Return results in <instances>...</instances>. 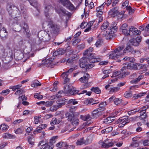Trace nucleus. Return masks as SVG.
Segmentation results:
<instances>
[{
  "instance_id": "bb28decb",
  "label": "nucleus",
  "mask_w": 149,
  "mask_h": 149,
  "mask_svg": "<svg viewBox=\"0 0 149 149\" xmlns=\"http://www.w3.org/2000/svg\"><path fill=\"white\" fill-rule=\"evenodd\" d=\"M66 145V143L63 141H60L56 144V146L57 147L61 148V149L64 148Z\"/></svg>"
},
{
  "instance_id": "4c0bfd02",
  "label": "nucleus",
  "mask_w": 149,
  "mask_h": 149,
  "mask_svg": "<svg viewBox=\"0 0 149 149\" xmlns=\"http://www.w3.org/2000/svg\"><path fill=\"white\" fill-rule=\"evenodd\" d=\"M1 130L3 131H6L7 130L8 128V126L6 124H2L1 125Z\"/></svg>"
},
{
  "instance_id": "2f4dec72",
  "label": "nucleus",
  "mask_w": 149,
  "mask_h": 149,
  "mask_svg": "<svg viewBox=\"0 0 149 149\" xmlns=\"http://www.w3.org/2000/svg\"><path fill=\"white\" fill-rule=\"evenodd\" d=\"M79 65L81 68H84L85 67L86 64L85 63V60L83 58H81L80 60Z\"/></svg>"
},
{
  "instance_id": "1a4fd4ad",
  "label": "nucleus",
  "mask_w": 149,
  "mask_h": 149,
  "mask_svg": "<svg viewBox=\"0 0 149 149\" xmlns=\"http://www.w3.org/2000/svg\"><path fill=\"white\" fill-rule=\"evenodd\" d=\"M99 143L101 146L102 147L105 148L111 147L113 145V142L111 141H109L108 140H105L103 142L100 141Z\"/></svg>"
},
{
  "instance_id": "e433bc0d",
  "label": "nucleus",
  "mask_w": 149,
  "mask_h": 149,
  "mask_svg": "<svg viewBox=\"0 0 149 149\" xmlns=\"http://www.w3.org/2000/svg\"><path fill=\"white\" fill-rule=\"evenodd\" d=\"M64 53L63 51L61 49H59L55 51L53 54L54 55H61Z\"/></svg>"
},
{
  "instance_id": "f704fd0d",
  "label": "nucleus",
  "mask_w": 149,
  "mask_h": 149,
  "mask_svg": "<svg viewBox=\"0 0 149 149\" xmlns=\"http://www.w3.org/2000/svg\"><path fill=\"white\" fill-rule=\"evenodd\" d=\"M100 112L99 110H97V109L94 110L92 113L93 116L95 117L98 116L100 114Z\"/></svg>"
},
{
  "instance_id": "c756f323",
  "label": "nucleus",
  "mask_w": 149,
  "mask_h": 149,
  "mask_svg": "<svg viewBox=\"0 0 149 149\" xmlns=\"http://www.w3.org/2000/svg\"><path fill=\"white\" fill-rule=\"evenodd\" d=\"M129 1H125L122 4V8L123 9L126 8V9H130L129 8L130 6H128Z\"/></svg>"
},
{
  "instance_id": "a19ab883",
  "label": "nucleus",
  "mask_w": 149,
  "mask_h": 149,
  "mask_svg": "<svg viewBox=\"0 0 149 149\" xmlns=\"http://www.w3.org/2000/svg\"><path fill=\"white\" fill-rule=\"evenodd\" d=\"M140 118L141 120H143L145 119L146 117V114L145 111H144L143 112H140Z\"/></svg>"
},
{
  "instance_id": "9d476101",
  "label": "nucleus",
  "mask_w": 149,
  "mask_h": 149,
  "mask_svg": "<svg viewBox=\"0 0 149 149\" xmlns=\"http://www.w3.org/2000/svg\"><path fill=\"white\" fill-rule=\"evenodd\" d=\"M113 33L111 29H108L107 31L105 32L103 34V36L107 39H111L113 36Z\"/></svg>"
},
{
  "instance_id": "aec40b11",
  "label": "nucleus",
  "mask_w": 149,
  "mask_h": 149,
  "mask_svg": "<svg viewBox=\"0 0 149 149\" xmlns=\"http://www.w3.org/2000/svg\"><path fill=\"white\" fill-rule=\"evenodd\" d=\"M106 105L107 103L106 102H102L99 104V107L97 109V110H99L100 111H102L104 110Z\"/></svg>"
},
{
  "instance_id": "f8f14e48",
  "label": "nucleus",
  "mask_w": 149,
  "mask_h": 149,
  "mask_svg": "<svg viewBox=\"0 0 149 149\" xmlns=\"http://www.w3.org/2000/svg\"><path fill=\"white\" fill-rule=\"evenodd\" d=\"M124 12L119 13L117 10H110L109 12V14L111 17H114L118 14L120 15H123Z\"/></svg>"
},
{
  "instance_id": "3c124183",
  "label": "nucleus",
  "mask_w": 149,
  "mask_h": 149,
  "mask_svg": "<svg viewBox=\"0 0 149 149\" xmlns=\"http://www.w3.org/2000/svg\"><path fill=\"white\" fill-rule=\"evenodd\" d=\"M91 83H87L82 85L80 88L81 89H84L86 88H87L91 86Z\"/></svg>"
},
{
  "instance_id": "a18cd8bd",
  "label": "nucleus",
  "mask_w": 149,
  "mask_h": 149,
  "mask_svg": "<svg viewBox=\"0 0 149 149\" xmlns=\"http://www.w3.org/2000/svg\"><path fill=\"white\" fill-rule=\"evenodd\" d=\"M68 103L71 104L75 105L77 104L78 102L74 99H71L69 100Z\"/></svg>"
},
{
  "instance_id": "20e7f679",
  "label": "nucleus",
  "mask_w": 149,
  "mask_h": 149,
  "mask_svg": "<svg viewBox=\"0 0 149 149\" xmlns=\"http://www.w3.org/2000/svg\"><path fill=\"white\" fill-rule=\"evenodd\" d=\"M130 119L128 116H125L121 117L117 120V122L119 123L118 127H122L126 124L130 122Z\"/></svg>"
},
{
  "instance_id": "6e6d98bb",
  "label": "nucleus",
  "mask_w": 149,
  "mask_h": 149,
  "mask_svg": "<svg viewBox=\"0 0 149 149\" xmlns=\"http://www.w3.org/2000/svg\"><path fill=\"white\" fill-rule=\"evenodd\" d=\"M22 26H23V29H24L25 32L26 33L28 32L29 30L27 24L25 23H24L23 24H22Z\"/></svg>"
},
{
  "instance_id": "052dcab7",
  "label": "nucleus",
  "mask_w": 149,
  "mask_h": 149,
  "mask_svg": "<svg viewBox=\"0 0 149 149\" xmlns=\"http://www.w3.org/2000/svg\"><path fill=\"white\" fill-rule=\"evenodd\" d=\"M64 94L63 91H59L58 93L56 95V97L57 98H59L63 96L64 95Z\"/></svg>"
},
{
  "instance_id": "0e129e2a",
  "label": "nucleus",
  "mask_w": 149,
  "mask_h": 149,
  "mask_svg": "<svg viewBox=\"0 0 149 149\" xmlns=\"http://www.w3.org/2000/svg\"><path fill=\"white\" fill-rule=\"evenodd\" d=\"M28 141L30 144L31 145H33L34 144V139L31 137H29Z\"/></svg>"
},
{
  "instance_id": "69168bd1",
  "label": "nucleus",
  "mask_w": 149,
  "mask_h": 149,
  "mask_svg": "<svg viewBox=\"0 0 149 149\" xmlns=\"http://www.w3.org/2000/svg\"><path fill=\"white\" fill-rule=\"evenodd\" d=\"M126 72H124L121 73V77L122 78H124L126 76L129 75L130 74V72L128 71H126Z\"/></svg>"
},
{
  "instance_id": "dca6fc26",
  "label": "nucleus",
  "mask_w": 149,
  "mask_h": 149,
  "mask_svg": "<svg viewBox=\"0 0 149 149\" xmlns=\"http://www.w3.org/2000/svg\"><path fill=\"white\" fill-rule=\"evenodd\" d=\"M135 61V59L133 58H131V62H133ZM140 66V64L139 63H131V69L137 70L138 69L137 66Z\"/></svg>"
},
{
  "instance_id": "2eb2a0df",
  "label": "nucleus",
  "mask_w": 149,
  "mask_h": 149,
  "mask_svg": "<svg viewBox=\"0 0 149 149\" xmlns=\"http://www.w3.org/2000/svg\"><path fill=\"white\" fill-rule=\"evenodd\" d=\"M123 65L124 66L121 69V71L126 72L130 70V63H124Z\"/></svg>"
},
{
  "instance_id": "e2e57ef3",
  "label": "nucleus",
  "mask_w": 149,
  "mask_h": 149,
  "mask_svg": "<svg viewBox=\"0 0 149 149\" xmlns=\"http://www.w3.org/2000/svg\"><path fill=\"white\" fill-rule=\"evenodd\" d=\"M89 12V10L86 12V10H84V14L82 15H81L82 18H83L84 16H85L86 18L88 16Z\"/></svg>"
},
{
  "instance_id": "473e14b6",
  "label": "nucleus",
  "mask_w": 149,
  "mask_h": 149,
  "mask_svg": "<svg viewBox=\"0 0 149 149\" xmlns=\"http://www.w3.org/2000/svg\"><path fill=\"white\" fill-rule=\"evenodd\" d=\"M41 84L37 80H35L31 84V86L33 87H35L36 86H41Z\"/></svg>"
},
{
  "instance_id": "7ed1b4c3",
  "label": "nucleus",
  "mask_w": 149,
  "mask_h": 149,
  "mask_svg": "<svg viewBox=\"0 0 149 149\" xmlns=\"http://www.w3.org/2000/svg\"><path fill=\"white\" fill-rule=\"evenodd\" d=\"M66 117L68 118V120L70 121L72 125L76 126L79 123V120L75 117L72 113H67L65 114Z\"/></svg>"
},
{
  "instance_id": "864d4df0",
  "label": "nucleus",
  "mask_w": 149,
  "mask_h": 149,
  "mask_svg": "<svg viewBox=\"0 0 149 149\" xmlns=\"http://www.w3.org/2000/svg\"><path fill=\"white\" fill-rule=\"evenodd\" d=\"M122 101V100L121 99L116 98L114 101V103L115 104L118 105L121 103Z\"/></svg>"
},
{
  "instance_id": "4468645a",
  "label": "nucleus",
  "mask_w": 149,
  "mask_h": 149,
  "mask_svg": "<svg viewBox=\"0 0 149 149\" xmlns=\"http://www.w3.org/2000/svg\"><path fill=\"white\" fill-rule=\"evenodd\" d=\"M7 35V31L5 28L3 27L0 30V36L2 38H6Z\"/></svg>"
},
{
  "instance_id": "13d9d810",
  "label": "nucleus",
  "mask_w": 149,
  "mask_h": 149,
  "mask_svg": "<svg viewBox=\"0 0 149 149\" xmlns=\"http://www.w3.org/2000/svg\"><path fill=\"white\" fill-rule=\"evenodd\" d=\"M94 66V65L93 64H86L85 67L84 68H85L86 71H88L89 69L93 67Z\"/></svg>"
},
{
  "instance_id": "4be33fe9",
  "label": "nucleus",
  "mask_w": 149,
  "mask_h": 149,
  "mask_svg": "<svg viewBox=\"0 0 149 149\" xmlns=\"http://www.w3.org/2000/svg\"><path fill=\"white\" fill-rule=\"evenodd\" d=\"M109 25V23L107 21H105L100 27V29L102 31H104L107 30Z\"/></svg>"
},
{
  "instance_id": "79ce46f5",
  "label": "nucleus",
  "mask_w": 149,
  "mask_h": 149,
  "mask_svg": "<svg viewBox=\"0 0 149 149\" xmlns=\"http://www.w3.org/2000/svg\"><path fill=\"white\" fill-rule=\"evenodd\" d=\"M45 144L44 140H42L40 141L38 144V147H39L40 148H38L37 149H41L43 148Z\"/></svg>"
},
{
  "instance_id": "58836bf2",
  "label": "nucleus",
  "mask_w": 149,
  "mask_h": 149,
  "mask_svg": "<svg viewBox=\"0 0 149 149\" xmlns=\"http://www.w3.org/2000/svg\"><path fill=\"white\" fill-rule=\"evenodd\" d=\"M21 86L22 85H18L16 86H10V88L12 89L13 91H15L17 89H19L20 88Z\"/></svg>"
},
{
  "instance_id": "a878e982",
  "label": "nucleus",
  "mask_w": 149,
  "mask_h": 149,
  "mask_svg": "<svg viewBox=\"0 0 149 149\" xmlns=\"http://www.w3.org/2000/svg\"><path fill=\"white\" fill-rule=\"evenodd\" d=\"M61 121V119L59 118L57 119L56 118H53L52 119L50 124L52 125L54 124H58L60 123Z\"/></svg>"
},
{
  "instance_id": "39448f33",
  "label": "nucleus",
  "mask_w": 149,
  "mask_h": 149,
  "mask_svg": "<svg viewBox=\"0 0 149 149\" xmlns=\"http://www.w3.org/2000/svg\"><path fill=\"white\" fill-rule=\"evenodd\" d=\"M120 29L125 35L130 36V26H128L127 24H123L120 27Z\"/></svg>"
},
{
  "instance_id": "c03bdc74",
  "label": "nucleus",
  "mask_w": 149,
  "mask_h": 149,
  "mask_svg": "<svg viewBox=\"0 0 149 149\" xmlns=\"http://www.w3.org/2000/svg\"><path fill=\"white\" fill-rule=\"evenodd\" d=\"M23 128H18L16 130H15V132L17 134H20L24 131Z\"/></svg>"
},
{
  "instance_id": "ea45409f",
  "label": "nucleus",
  "mask_w": 149,
  "mask_h": 149,
  "mask_svg": "<svg viewBox=\"0 0 149 149\" xmlns=\"http://www.w3.org/2000/svg\"><path fill=\"white\" fill-rule=\"evenodd\" d=\"M93 135H91L87 137L86 140V144L90 143L92 142L93 140Z\"/></svg>"
},
{
  "instance_id": "c9c22d12",
  "label": "nucleus",
  "mask_w": 149,
  "mask_h": 149,
  "mask_svg": "<svg viewBox=\"0 0 149 149\" xmlns=\"http://www.w3.org/2000/svg\"><path fill=\"white\" fill-rule=\"evenodd\" d=\"M91 90L97 94L100 93L101 92L100 89L97 87H93L91 88Z\"/></svg>"
},
{
  "instance_id": "09e8293b",
  "label": "nucleus",
  "mask_w": 149,
  "mask_h": 149,
  "mask_svg": "<svg viewBox=\"0 0 149 149\" xmlns=\"http://www.w3.org/2000/svg\"><path fill=\"white\" fill-rule=\"evenodd\" d=\"M149 107V106L148 105H146L145 106H144L141 108L139 110V112H143L144 111L146 112V110Z\"/></svg>"
},
{
  "instance_id": "0eeeda50",
  "label": "nucleus",
  "mask_w": 149,
  "mask_h": 149,
  "mask_svg": "<svg viewBox=\"0 0 149 149\" xmlns=\"http://www.w3.org/2000/svg\"><path fill=\"white\" fill-rule=\"evenodd\" d=\"M80 118L84 121H88L83 123V125L84 126H87L92 123V121L90 120L92 119V118L89 114L86 115L85 116L81 115Z\"/></svg>"
},
{
  "instance_id": "6e6552de",
  "label": "nucleus",
  "mask_w": 149,
  "mask_h": 149,
  "mask_svg": "<svg viewBox=\"0 0 149 149\" xmlns=\"http://www.w3.org/2000/svg\"><path fill=\"white\" fill-rule=\"evenodd\" d=\"M74 69L73 68H71L67 72H64L61 74V77L64 79L65 83H67L69 81V79L68 77V76L70 73L73 71Z\"/></svg>"
},
{
  "instance_id": "5701e85b",
  "label": "nucleus",
  "mask_w": 149,
  "mask_h": 149,
  "mask_svg": "<svg viewBox=\"0 0 149 149\" xmlns=\"http://www.w3.org/2000/svg\"><path fill=\"white\" fill-rule=\"evenodd\" d=\"M138 139V138L136 137H134L133 138V142L131 144V146L132 147H137L139 146Z\"/></svg>"
},
{
  "instance_id": "4d7b16f0",
  "label": "nucleus",
  "mask_w": 149,
  "mask_h": 149,
  "mask_svg": "<svg viewBox=\"0 0 149 149\" xmlns=\"http://www.w3.org/2000/svg\"><path fill=\"white\" fill-rule=\"evenodd\" d=\"M41 130H42L40 128V127L38 126L36 128V129L34 131L33 133L34 134H36L38 133H40L41 132Z\"/></svg>"
},
{
  "instance_id": "9b49d317",
  "label": "nucleus",
  "mask_w": 149,
  "mask_h": 149,
  "mask_svg": "<svg viewBox=\"0 0 149 149\" xmlns=\"http://www.w3.org/2000/svg\"><path fill=\"white\" fill-rule=\"evenodd\" d=\"M141 40V37L140 36H137L135 39H131V45L134 46H137L139 45L140 42Z\"/></svg>"
},
{
  "instance_id": "ddd939ff",
  "label": "nucleus",
  "mask_w": 149,
  "mask_h": 149,
  "mask_svg": "<svg viewBox=\"0 0 149 149\" xmlns=\"http://www.w3.org/2000/svg\"><path fill=\"white\" fill-rule=\"evenodd\" d=\"M89 76V75L87 73H85L83 77H81L79 80L82 83H86L88 81Z\"/></svg>"
},
{
  "instance_id": "5fc2aeb1",
  "label": "nucleus",
  "mask_w": 149,
  "mask_h": 149,
  "mask_svg": "<svg viewBox=\"0 0 149 149\" xmlns=\"http://www.w3.org/2000/svg\"><path fill=\"white\" fill-rule=\"evenodd\" d=\"M147 64H144L143 65H140L141 66L140 68H139L141 69H146V68L148 67V66L149 65V60H148L147 61Z\"/></svg>"
},
{
  "instance_id": "8fccbe9b",
  "label": "nucleus",
  "mask_w": 149,
  "mask_h": 149,
  "mask_svg": "<svg viewBox=\"0 0 149 149\" xmlns=\"http://www.w3.org/2000/svg\"><path fill=\"white\" fill-rule=\"evenodd\" d=\"M94 100L93 99V98H90L89 99H88L86 100V102L88 104H97L98 103V102H93Z\"/></svg>"
},
{
  "instance_id": "f257e3e1",
  "label": "nucleus",
  "mask_w": 149,
  "mask_h": 149,
  "mask_svg": "<svg viewBox=\"0 0 149 149\" xmlns=\"http://www.w3.org/2000/svg\"><path fill=\"white\" fill-rule=\"evenodd\" d=\"M123 45L118 47L113 52H112L111 53L109 56V58L111 59H116L118 58L119 56L123 55L125 54L130 52V40H129L126 44L125 48L122 52V50L124 48Z\"/></svg>"
},
{
  "instance_id": "49530a36",
  "label": "nucleus",
  "mask_w": 149,
  "mask_h": 149,
  "mask_svg": "<svg viewBox=\"0 0 149 149\" xmlns=\"http://www.w3.org/2000/svg\"><path fill=\"white\" fill-rule=\"evenodd\" d=\"M57 138V136H54L52 137L50 140V141L49 143L52 144L53 145L54 143H55L56 139Z\"/></svg>"
},
{
  "instance_id": "f3484780",
  "label": "nucleus",
  "mask_w": 149,
  "mask_h": 149,
  "mask_svg": "<svg viewBox=\"0 0 149 149\" xmlns=\"http://www.w3.org/2000/svg\"><path fill=\"white\" fill-rule=\"evenodd\" d=\"M56 12L60 14V15H67L68 16L70 15L71 13L66 10H56Z\"/></svg>"
},
{
  "instance_id": "f03ea898",
  "label": "nucleus",
  "mask_w": 149,
  "mask_h": 149,
  "mask_svg": "<svg viewBox=\"0 0 149 149\" xmlns=\"http://www.w3.org/2000/svg\"><path fill=\"white\" fill-rule=\"evenodd\" d=\"M49 20L47 21L49 22V23L47 25L48 29L47 32H43L45 34V36L43 37V40L45 42H48L50 40V37L49 32L51 33H54L56 31V26L54 24L53 22L51 21V18L48 17Z\"/></svg>"
},
{
  "instance_id": "7c9ffc66",
  "label": "nucleus",
  "mask_w": 149,
  "mask_h": 149,
  "mask_svg": "<svg viewBox=\"0 0 149 149\" xmlns=\"http://www.w3.org/2000/svg\"><path fill=\"white\" fill-rule=\"evenodd\" d=\"M30 4L35 8H36L38 6V3L36 0H28Z\"/></svg>"
},
{
  "instance_id": "338daca9",
  "label": "nucleus",
  "mask_w": 149,
  "mask_h": 149,
  "mask_svg": "<svg viewBox=\"0 0 149 149\" xmlns=\"http://www.w3.org/2000/svg\"><path fill=\"white\" fill-rule=\"evenodd\" d=\"M103 12L100 10H97L96 11V16L97 17H100L102 16Z\"/></svg>"
},
{
  "instance_id": "37998d69",
  "label": "nucleus",
  "mask_w": 149,
  "mask_h": 149,
  "mask_svg": "<svg viewBox=\"0 0 149 149\" xmlns=\"http://www.w3.org/2000/svg\"><path fill=\"white\" fill-rule=\"evenodd\" d=\"M120 89V88L118 87H113L111 88L110 90V93H115L118 91Z\"/></svg>"
},
{
  "instance_id": "774afa93",
  "label": "nucleus",
  "mask_w": 149,
  "mask_h": 149,
  "mask_svg": "<svg viewBox=\"0 0 149 149\" xmlns=\"http://www.w3.org/2000/svg\"><path fill=\"white\" fill-rule=\"evenodd\" d=\"M72 41H73V45L74 46L76 45H77L79 42V40L77 38H74L72 40Z\"/></svg>"
},
{
  "instance_id": "c85d7f7f",
  "label": "nucleus",
  "mask_w": 149,
  "mask_h": 149,
  "mask_svg": "<svg viewBox=\"0 0 149 149\" xmlns=\"http://www.w3.org/2000/svg\"><path fill=\"white\" fill-rule=\"evenodd\" d=\"M111 117H108L105 119L103 121V123L105 124H109L111 123L113 120V119H111Z\"/></svg>"
},
{
  "instance_id": "680f3d73",
  "label": "nucleus",
  "mask_w": 149,
  "mask_h": 149,
  "mask_svg": "<svg viewBox=\"0 0 149 149\" xmlns=\"http://www.w3.org/2000/svg\"><path fill=\"white\" fill-rule=\"evenodd\" d=\"M53 104V102L52 101H49L45 102L44 105L47 107H49L51 106Z\"/></svg>"
},
{
  "instance_id": "412c9836",
  "label": "nucleus",
  "mask_w": 149,
  "mask_h": 149,
  "mask_svg": "<svg viewBox=\"0 0 149 149\" xmlns=\"http://www.w3.org/2000/svg\"><path fill=\"white\" fill-rule=\"evenodd\" d=\"M131 32L134 35H138L141 33V31L134 26H131Z\"/></svg>"
},
{
  "instance_id": "de8ad7c7",
  "label": "nucleus",
  "mask_w": 149,
  "mask_h": 149,
  "mask_svg": "<svg viewBox=\"0 0 149 149\" xmlns=\"http://www.w3.org/2000/svg\"><path fill=\"white\" fill-rule=\"evenodd\" d=\"M143 77V76H142V75H140L137 78L133 80L132 81H131V82H132V83L134 82L135 83H136L137 82L140 81Z\"/></svg>"
},
{
  "instance_id": "393cba45",
  "label": "nucleus",
  "mask_w": 149,
  "mask_h": 149,
  "mask_svg": "<svg viewBox=\"0 0 149 149\" xmlns=\"http://www.w3.org/2000/svg\"><path fill=\"white\" fill-rule=\"evenodd\" d=\"M2 137L5 139H15L16 136L10 134L8 133H5L2 135Z\"/></svg>"
},
{
  "instance_id": "b1692460",
  "label": "nucleus",
  "mask_w": 149,
  "mask_h": 149,
  "mask_svg": "<svg viewBox=\"0 0 149 149\" xmlns=\"http://www.w3.org/2000/svg\"><path fill=\"white\" fill-rule=\"evenodd\" d=\"M121 73L120 71H116L114 72L111 76L112 77H116L118 78H122L121 77Z\"/></svg>"
},
{
  "instance_id": "72a5a7b5",
  "label": "nucleus",
  "mask_w": 149,
  "mask_h": 149,
  "mask_svg": "<svg viewBox=\"0 0 149 149\" xmlns=\"http://www.w3.org/2000/svg\"><path fill=\"white\" fill-rule=\"evenodd\" d=\"M53 145L48 143L47 144H45L43 149H52L54 148Z\"/></svg>"
},
{
  "instance_id": "a211bd4d",
  "label": "nucleus",
  "mask_w": 149,
  "mask_h": 149,
  "mask_svg": "<svg viewBox=\"0 0 149 149\" xmlns=\"http://www.w3.org/2000/svg\"><path fill=\"white\" fill-rule=\"evenodd\" d=\"M65 92L66 93H69L71 95H74L76 94H79V91L77 90L74 89H70L68 90H65Z\"/></svg>"
},
{
  "instance_id": "423d86ee",
  "label": "nucleus",
  "mask_w": 149,
  "mask_h": 149,
  "mask_svg": "<svg viewBox=\"0 0 149 149\" xmlns=\"http://www.w3.org/2000/svg\"><path fill=\"white\" fill-rule=\"evenodd\" d=\"M59 2L69 9H74V6L69 0H59Z\"/></svg>"
},
{
  "instance_id": "6ab92c4d",
  "label": "nucleus",
  "mask_w": 149,
  "mask_h": 149,
  "mask_svg": "<svg viewBox=\"0 0 149 149\" xmlns=\"http://www.w3.org/2000/svg\"><path fill=\"white\" fill-rule=\"evenodd\" d=\"M64 104V103H60L58 105H53L50 107V109L52 111H55L58 108L61 107Z\"/></svg>"
},
{
  "instance_id": "603ef678",
  "label": "nucleus",
  "mask_w": 149,
  "mask_h": 149,
  "mask_svg": "<svg viewBox=\"0 0 149 149\" xmlns=\"http://www.w3.org/2000/svg\"><path fill=\"white\" fill-rule=\"evenodd\" d=\"M34 97L35 98H37L39 100H41L43 97V96L40 95L39 93L35 94L34 95Z\"/></svg>"
},
{
  "instance_id": "bf43d9fd",
  "label": "nucleus",
  "mask_w": 149,
  "mask_h": 149,
  "mask_svg": "<svg viewBox=\"0 0 149 149\" xmlns=\"http://www.w3.org/2000/svg\"><path fill=\"white\" fill-rule=\"evenodd\" d=\"M74 146L73 145H68L66 143V145L64 148L63 149H74Z\"/></svg>"
},
{
  "instance_id": "cd10ccee",
  "label": "nucleus",
  "mask_w": 149,
  "mask_h": 149,
  "mask_svg": "<svg viewBox=\"0 0 149 149\" xmlns=\"http://www.w3.org/2000/svg\"><path fill=\"white\" fill-rule=\"evenodd\" d=\"M77 145H81L84 144H86V141L83 138H82L78 140L76 142Z\"/></svg>"
}]
</instances>
